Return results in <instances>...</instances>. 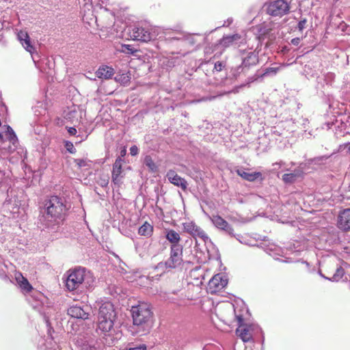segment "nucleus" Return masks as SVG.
Masks as SVG:
<instances>
[{
  "label": "nucleus",
  "instance_id": "f257e3e1",
  "mask_svg": "<svg viewBox=\"0 0 350 350\" xmlns=\"http://www.w3.org/2000/svg\"><path fill=\"white\" fill-rule=\"evenodd\" d=\"M68 209L64 198L52 196L44 202L40 222L46 228L57 230L64 221Z\"/></svg>",
  "mask_w": 350,
  "mask_h": 350
},
{
  "label": "nucleus",
  "instance_id": "f03ea898",
  "mask_svg": "<svg viewBox=\"0 0 350 350\" xmlns=\"http://www.w3.org/2000/svg\"><path fill=\"white\" fill-rule=\"evenodd\" d=\"M133 324L142 328V334L148 332L152 326V313L147 303H141L131 309Z\"/></svg>",
  "mask_w": 350,
  "mask_h": 350
},
{
  "label": "nucleus",
  "instance_id": "7ed1b4c3",
  "mask_svg": "<svg viewBox=\"0 0 350 350\" xmlns=\"http://www.w3.org/2000/svg\"><path fill=\"white\" fill-rule=\"evenodd\" d=\"M98 329L103 334L104 342L108 346L114 345L122 336L120 327L114 325L115 318L98 317Z\"/></svg>",
  "mask_w": 350,
  "mask_h": 350
},
{
  "label": "nucleus",
  "instance_id": "20e7f679",
  "mask_svg": "<svg viewBox=\"0 0 350 350\" xmlns=\"http://www.w3.org/2000/svg\"><path fill=\"white\" fill-rule=\"evenodd\" d=\"M88 275L89 273H86L84 268L75 269L67 276L66 280V288L71 291L77 289L81 285H84L85 287L90 286Z\"/></svg>",
  "mask_w": 350,
  "mask_h": 350
},
{
  "label": "nucleus",
  "instance_id": "39448f33",
  "mask_svg": "<svg viewBox=\"0 0 350 350\" xmlns=\"http://www.w3.org/2000/svg\"><path fill=\"white\" fill-rule=\"evenodd\" d=\"M241 59V64L232 70V74L234 78L239 77L241 74L245 75L251 67L258 62V54L255 51L245 52Z\"/></svg>",
  "mask_w": 350,
  "mask_h": 350
},
{
  "label": "nucleus",
  "instance_id": "423d86ee",
  "mask_svg": "<svg viewBox=\"0 0 350 350\" xmlns=\"http://www.w3.org/2000/svg\"><path fill=\"white\" fill-rule=\"evenodd\" d=\"M130 38L133 40L147 42L157 37L156 29L150 27L135 25L129 29Z\"/></svg>",
  "mask_w": 350,
  "mask_h": 350
},
{
  "label": "nucleus",
  "instance_id": "0eeeda50",
  "mask_svg": "<svg viewBox=\"0 0 350 350\" xmlns=\"http://www.w3.org/2000/svg\"><path fill=\"white\" fill-rule=\"evenodd\" d=\"M234 313L239 324L236 330L237 334L244 342L252 340L254 334L260 330L259 327L254 324H243V318L241 314H237L236 309Z\"/></svg>",
  "mask_w": 350,
  "mask_h": 350
},
{
  "label": "nucleus",
  "instance_id": "6e6552de",
  "mask_svg": "<svg viewBox=\"0 0 350 350\" xmlns=\"http://www.w3.org/2000/svg\"><path fill=\"white\" fill-rule=\"evenodd\" d=\"M290 7L285 0H275L270 2L267 7V12L273 16H282L288 13Z\"/></svg>",
  "mask_w": 350,
  "mask_h": 350
},
{
  "label": "nucleus",
  "instance_id": "1a4fd4ad",
  "mask_svg": "<svg viewBox=\"0 0 350 350\" xmlns=\"http://www.w3.org/2000/svg\"><path fill=\"white\" fill-rule=\"evenodd\" d=\"M183 230L185 232L191 235L195 239H200L204 243L210 241V239L205 232L193 221H189L183 224Z\"/></svg>",
  "mask_w": 350,
  "mask_h": 350
},
{
  "label": "nucleus",
  "instance_id": "9d476101",
  "mask_svg": "<svg viewBox=\"0 0 350 350\" xmlns=\"http://www.w3.org/2000/svg\"><path fill=\"white\" fill-rule=\"evenodd\" d=\"M5 131H4L6 140L3 142L5 146L2 147V149L6 153L13 152L17 148L18 144V137L11 126L9 125H5Z\"/></svg>",
  "mask_w": 350,
  "mask_h": 350
},
{
  "label": "nucleus",
  "instance_id": "9b49d317",
  "mask_svg": "<svg viewBox=\"0 0 350 350\" xmlns=\"http://www.w3.org/2000/svg\"><path fill=\"white\" fill-rule=\"evenodd\" d=\"M168 267L172 269L180 267L183 265V246L171 245L170 257L166 260Z\"/></svg>",
  "mask_w": 350,
  "mask_h": 350
},
{
  "label": "nucleus",
  "instance_id": "f8f14e48",
  "mask_svg": "<svg viewBox=\"0 0 350 350\" xmlns=\"http://www.w3.org/2000/svg\"><path fill=\"white\" fill-rule=\"evenodd\" d=\"M228 284V280L221 274H216L208 282V290L215 294L223 289Z\"/></svg>",
  "mask_w": 350,
  "mask_h": 350
},
{
  "label": "nucleus",
  "instance_id": "ddd939ff",
  "mask_svg": "<svg viewBox=\"0 0 350 350\" xmlns=\"http://www.w3.org/2000/svg\"><path fill=\"white\" fill-rule=\"evenodd\" d=\"M338 228L344 231L350 230V208L340 211L337 220Z\"/></svg>",
  "mask_w": 350,
  "mask_h": 350
},
{
  "label": "nucleus",
  "instance_id": "4468645a",
  "mask_svg": "<svg viewBox=\"0 0 350 350\" xmlns=\"http://www.w3.org/2000/svg\"><path fill=\"white\" fill-rule=\"evenodd\" d=\"M17 38L23 46V48L27 51L29 52L32 55L33 53L35 52V48L31 44L27 31L25 30H20L17 33Z\"/></svg>",
  "mask_w": 350,
  "mask_h": 350
},
{
  "label": "nucleus",
  "instance_id": "2eb2a0df",
  "mask_svg": "<svg viewBox=\"0 0 350 350\" xmlns=\"http://www.w3.org/2000/svg\"><path fill=\"white\" fill-rule=\"evenodd\" d=\"M166 177L170 183L180 187L183 191L187 189L188 185L187 180L178 176L175 171L169 170L166 174Z\"/></svg>",
  "mask_w": 350,
  "mask_h": 350
},
{
  "label": "nucleus",
  "instance_id": "dca6fc26",
  "mask_svg": "<svg viewBox=\"0 0 350 350\" xmlns=\"http://www.w3.org/2000/svg\"><path fill=\"white\" fill-rule=\"evenodd\" d=\"M212 222L217 228L224 230L230 236H234L233 229L231 226L219 215H213L211 218Z\"/></svg>",
  "mask_w": 350,
  "mask_h": 350
},
{
  "label": "nucleus",
  "instance_id": "f3484780",
  "mask_svg": "<svg viewBox=\"0 0 350 350\" xmlns=\"http://www.w3.org/2000/svg\"><path fill=\"white\" fill-rule=\"evenodd\" d=\"M243 39L238 34L235 33L230 36H224L219 42V44L224 48L233 46L234 47L239 46V44L242 42Z\"/></svg>",
  "mask_w": 350,
  "mask_h": 350
},
{
  "label": "nucleus",
  "instance_id": "a211bd4d",
  "mask_svg": "<svg viewBox=\"0 0 350 350\" xmlns=\"http://www.w3.org/2000/svg\"><path fill=\"white\" fill-rule=\"evenodd\" d=\"M98 317L116 318L113 305L110 301H105L100 306Z\"/></svg>",
  "mask_w": 350,
  "mask_h": 350
},
{
  "label": "nucleus",
  "instance_id": "6ab92c4d",
  "mask_svg": "<svg viewBox=\"0 0 350 350\" xmlns=\"http://www.w3.org/2000/svg\"><path fill=\"white\" fill-rule=\"evenodd\" d=\"M181 37H172V40H182L189 46H195L200 43L202 40L200 34L182 33Z\"/></svg>",
  "mask_w": 350,
  "mask_h": 350
},
{
  "label": "nucleus",
  "instance_id": "aec40b11",
  "mask_svg": "<svg viewBox=\"0 0 350 350\" xmlns=\"http://www.w3.org/2000/svg\"><path fill=\"white\" fill-rule=\"evenodd\" d=\"M68 314L72 318L86 319L89 314L85 309L80 306H72L68 309Z\"/></svg>",
  "mask_w": 350,
  "mask_h": 350
},
{
  "label": "nucleus",
  "instance_id": "412c9836",
  "mask_svg": "<svg viewBox=\"0 0 350 350\" xmlns=\"http://www.w3.org/2000/svg\"><path fill=\"white\" fill-rule=\"evenodd\" d=\"M15 280L19 287L24 293H29L32 291L33 287L29 284L27 278H25L21 273L16 272L15 273Z\"/></svg>",
  "mask_w": 350,
  "mask_h": 350
},
{
  "label": "nucleus",
  "instance_id": "4be33fe9",
  "mask_svg": "<svg viewBox=\"0 0 350 350\" xmlns=\"http://www.w3.org/2000/svg\"><path fill=\"white\" fill-rule=\"evenodd\" d=\"M303 175V172L299 170H295L291 173L284 174L282 176V180L286 184H291L295 183L298 178H301Z\"/></svg>",
  "mask_w": 350,
  "mask_h": 350
},
{
  "label": "nucleus",
  "instance_id": "5701e85b",
  "mask_svg": "<svg viewBox=\"0 0 350 350\" xmlns=\"http://www.w3.org/2000/svg\"><path fill=\"white\" fill-rule=\"evenodd\" d=\"M113 74V69L107 66H103L100 67L98 70L96 72V75L97 77L105 79L111 78Z\"/></svg>",
  "mask_w": 350,
  "mask_h": 350
},
{
  "label": "nucleus",
  "instance_id": "b1692460",
  "mask_svg": "<svg viewBox=\"0 0 350 350\" xmlns=\"http://www.w3.org/2000/svg\"><path fill=\"white\" fill-rule=\"evenodd\" d=\"M122 173V166L120 161H116L113 165L112 181L116 185L121 183L120 174Z\"/></svg>",
  "mask_w": 350,
  "mask_h": 350
},
{
  "label": "nucleus",
  "instance_id": "393cba45",
  "mask_svg": "<svg viewBox=\"0 0 350 350\" xmlns=\"http://www.w3.org/2000/svg\"><path fill=\"white\" fill-rule=\"evenodd\" d=\"M237 173L239 176H240L243 179L252 182L258 179L261 176L260 172H247L243 170H237Z\"/></svg>",
  "mask_w": 350,
  "mask_h": 350
},
{
  "label": "nucleus",
  "instance_id": "a878e982",
  "mask_svg": "<svg viewBox=\"0 0 350 350\" xmlns=\"http://www.w3.org/2000/svg\"><path fill=\"white\" fill-rule=\"evenodd\" d=\"M49 335L50 336V338L46 339V343L40 345L39 350H59L57 343L53 340V338L51 336L49 329Z\"/></svg>",
  "mask_w": 350,
  "mask_h": 350
},
{
  "label": "nucleus",
  "instance_id": "bb28decb",
  "mask_svg": "<svg viewBox=\"0 0 350 350\" xmlns=\"http://www.w3.org/2000/svg\"><path fill=\"white\" fill-rule=\"evenodd\" d=\"M165 238L169 242H170L172 243V245H180V244H178V243L180 240V237L179 234L178 232H176L175 230H167L166 234H165Z\"/></svg>",
  "mask_w": 350,
  "mask_h": 350
},
{
  "label": "nucleus",
  "instance_id": "cd10ccee",
  "mask_svg": "<svg viewBox=\"0 0 350 350\" xmlns=\"http://www.w3.org/2000/svg\"><path fill=\"white\" fill-rule=\"evenodd\" d=\"M152 233L153 226L147 221L144 222V224L142 225L138 230V234L139 235L146 237H151Z\"/></svg>",
  "mask_w": 350,
  "mask_h": 350
},
{
  "label": "nucleus",
  "instance_id": "c85d7f7f",
  "mask_svg": "<svg viewBox=\"0 0 350 350\" xmlns=\"http://www.w3.org/2000/svg\"><path fill=\"white\" fill-rule=\"evenodd\" d=\"M74 344H75L80 350H96L94 341L85 340V342H79V338L74 339Z\"/></svg>",
  "mask_w": 350,
  "mask_h": 350
},
{
  "label": "nucleus",
  "instance_id": "c756f323",
  "mask_svg": "<svg viewBox=\"0 0 350 350\" xmlns=\"http://www.w3.org/2000/svg\"><path fill=\"white\" fill-rule=\"evenodd\" d=\"M345 275V270L339 267L336 269L334 274L332 278H325V280L332 281V282H338L342 279L343 275Z\"/></svg>",
  "mask_w": 350,
  "mask_h": 350
},
{
  "label": "nucleus",
  "instance_id": "7c9ffc66",
  "mask_svg": "<svg viewBox=\"0 0 350 350\" xmlns=\"http://www.w3.org/2000/svg\"><path fill=\"white\" fill-rule=\"evenodd\" d=\"M144 163L146 167H148L150 172H154L157 171V166L150 156L147 155L145 157Z\"/></svg>",
  "mask_w": 350,
  "mask_h": 350
},
{
  "label": "nucleus",
  "instance_id": "2f4dec72",
  "mask_svg": "<svg viewBox=\"0 0 350 350\" xmlns=\"http://www.w3.org/2000/svg\"><path fill=\"white\" fill-rule=\"evenodd\" d=\"M77 111L75 108L74 109H68V110L64 111V117L65 119L68 121L73 122L74 120L77 118Z\"/></svg>",
  "mask_w": 350,
  "mask_h": 350
},
{
  "label": "nucleus",
  "instance_id": "473e14b6",
  "mask_svg": "<svg viewBox=\"0 0 350 350\" xmlns=\"http://www.w3.org/2000/svg\"><path fill=\"white\" fill-rule=\"evenodd\" d=\"M260 78H262L261 77V73H259V72H256L255 75H254L253 76H251L250 77H248L246 80V83H244V84H242L240 88H242V87H244L246 85H250L251 83H253L257 80H258V79ZM239 88V87H237L235 88V89L233 90L234 92H238V89Z\"/></svg>",
  "mask_w": 350,
  "mask_h": 350
},
{
  "label": "nucleus",
  "instance_id": "72a5a7b5",
  "mask_svg": "<svg viewBox=\"0 0 350 350\" xmlns=\"http://www.w3.org/2000/svg\"><path fill=\"white\" fill-rule=\"evenodd\" d=\"M280 67H268L265 68L262 73H261V77L263 78L266 76H274L279 71Z\"/></svg>",
  "mask_w": 350,
  "mask_h": 350
},
{
  "label": "nucleus",
  "instance_id": "f704fd0d",
  "mask_svg": "<svg viewBox=\"0 0 350 350\" xmlns=\"http://www.w3.org/2000/svg\"><path fill=\"white\" fill-rule=\"evenodd\" d=\"M274 25H275L271 23H265L260 28V32L261 33L262 35H268L275 28Z\"/></svg>",
  "mask_w": 350,
  "mask_h": 350
},
{
  "label": "nucleus",
  "instance_id": "c9c22d12",
  "mask_svg": "<svg viewBox=\"0 0 350 350\" xmlns=\"http://www.w3.org/2000/svg\"><path fill=\"white\" fill-rule=\"evenodd\" d=\"M154 269L160 271L161 273H165L172 269L170 267H168L167 262L166 260L165 262H159L154 267Z\"/></svg>",
  "mask_w": 350,
  "mask_h": 350
},
{
  "label": "nucleus",
  "instance_id": "e433bc0d",
  "mask_svg": "<svg viewBox=\"0 0 350 350\" xmlns=\"http://www.w3.org/2000/svg\"><path fill=\"white\" fill-rule=\"evenodd\" d=\"M46 111V109L44 107V103H38V105L34 108V113L36 116L42 115Z\"/></svg>",
  "mask_w": 350,
  "mask_h": 350
},
{
  "label": "nucleus",
  "instance_id": "4c0bfd02",
  "mask_svg": "<svg viewBox=\"0 0 350 350\" xmlns=\"http://www.w3.org/2000/svg\"><path fill=\"white\" fill-rule=\"evenodd\" d=\"M75 163L79 167H90V161L87 159H75Z\"/></svg>",
  "mask_w": 350,
  "mask_h": 350
},
{
  "label": "nucleus",
  "instance_id": "58836bf2",
  "mask_svg": "<svg viewBox=\"0 0 350 350\" xmlns=\"http://www.w3.org/2000/svg\"><path fill=\"white\" fill-rule=\"evenodd\" d=\"M120 51L123 53H127L129 54H133L135 51L132 46L129 44H122Z\"/></svg>",
  "mask_w": 350,
  "mask_h": 350
},
{
  "label": "nucleus",
  "instance_id": "ea45409f",
  "mask_svg": "<svg viewBox=\"0 0 350 350\" xmlns=\"http://www.w3.org/2000/svg\"><path fill=\"white\" fill-rule=\"evenodd\" d=\"M2 258L0 256V278L2 279L7 280L8 278L5 273V269L6 268V266L1 263Z\"/></svg>",
  "mask_w": 350,
  "mask_h": 350
},
{
  "label": "nucleus",
  "instance_id": "a19ab883",
  "mask_svg": "<svg viewBox=\"0 0 350 350\" xmlns=\"http://www.w3.org/2000/svg\"><path fill=\"white\" fill-rule=\"evenodd\" d=\"M42 297V295L40 293H38V292H34L33 295H31V298L36 297V304H31L33 308H36L37 306H38L40 305V304L41 303L40 298Z\"/></svg>",
  "mask_w": 350,
  "mask_h": 350
},
{
  "label": "nucleus",
  "instance_id": "79ce46f5",
  "mask_svg": "<svg viewBox=\"0 0 350 350\" xmlns=\"http://www.w3.org/2000/svg\"><path fill=\"white\" fill-rule=\"evenodd\" d=\"M233 237H235L237 241H239L241 243L251 245L250 243L248 241V239L246 237H245L241 234H234V236H233Z\"/></svg>",
  "mask_w": 350,
  "mask_h": 350
},
{
  "label": "nucleus",
  "instance_id": "37998d69",
  "mask_svg": "<svg viewBox=\"0 0 350 350\" xmlns=\"http://www.w3.org/2000/svg\"><path fill=\"white\" fill-rule=\"evenodd\" d=\"M225 67V63L223 62H217L214 65V70L217 72H220Z\"/></svg>",
  "mask_w": 350,
  "mask_h": 350
},
{
  "label": "nucleus",
  "instance_id": "c03bdc74",
  "mask_svg": "<svg viewBox=\"0 0 350 350\" xmlns=\"http://www.w3.org/2000/svg\"><path fill=\"white\" fill-rule=\"evenodd\" d=\"M339 150L340 151L346 150V152L347 153L350 154V142L345 143V144L340 145Z\"/></svg>",
  "mask_w": 350,
  "mask_h": 350
},
{
  "label": "nucleus",
  "instance_id": "a18cd8bd",
  "mask_svg": "<svg viewBox=\"0 0 350 350\" xmlns=\"http://www.w3.org/2000/svg\"><path fill=\"white\" fill-rule=\"evenodd\" d=\"M75 338H79L80 343L82 341L83 342H85V340H86V339L84 338V336L81 335V334H72V336H70V339H71V340L72 341L73 343H74V339Z\"/></svg>",
  "mask_w": 350,
  "mask_h": 350
},
{
  "label": "nucleus",
  "instance_id": "49530a36",
  "mask_svg": "<svg viewBox=\"0 0 350 350\" xmlns=\"http://www.w3.org/2000/svg\"><path fill=\"white\" fill-rule=\"evenodd\" d=\"M306 19H303V20H301L299 23H298V25H297V27L299 29V31H302L303 29H305L306 27Z\"/></svg>",
  "mask_w": 350,
  "mask_h": 350
},
{
  "label": "nucleus",
  "instance_id": "de8ad7c7",
  "mask_svg": "<svg viewBox=\"0 0 350 350\" xmlns=\"http://www.w3.org/2000/svg\"><path fill=\"white\" fill-rule=\"evenodd\" d=\"M139 152V149L137 148V146L134 145V146H132L131 148H130V154L132 155V156H135L138 154Z\"/></svg>",
  "mask_w": 350,
  "mask_h": 350
},
{
  "label": "nucleus",
  "instance_id": "09e8293b",
  "mask_svg": "<svg viewBox=\"0 0 350 350\" xmlns=\"http://www.w3.org/2000/svg\"><path fill=\"white\" fill-rule=\"evenodd\" d=\"M334 74L332 72H328L325 76V81H332L334 79Z\"/></svg>",
  "mask_w": 350,
  "mask_h": 350
},
{
  "label": "nucleus",
  "instance_id": "8fccbe9b",
  "mask_svg": "<svg viewBox=\"0 0 350 350\" xmlns=\"http://www.w3.org/2000/svg\"><path fill=\"white\" fill-rule=\"evenodd\" d=\"M128 350H146V346L145 345H140L135 347H131Z\"/></svg>",
  "mask_w": 350,
  "mask_h": 350
},
{
  "label": "nucleus",
  "instance_id": "3c124183",
  "mask_svg": "<svg viewBox=\"0 0 350 350\" xmlns=\"http://www.w3.org/2000/svg\"><path fill=\"white\" fill-rule=\"evenodd\" d=\"M67 131L70 135H75L77 133L75 127H68Z\"/></svg>",
  "mask_w": 350,
  "mask_h": 350
},
{
  "label": "nucleus",
  "instance_id": "603ef678",
  "mask_svg": "<svg viewBox=\"0 0 350 350\" xmlns=\"http://www.w3.org/2000/svg\"><path fill=\"white\" fill-rule=\"evenodd\" d=\"M65 146L67 149L68 151H69L70 152L72 153L73 151H72V149H73V145L71 142H67L65 144Z\"/></svg>",
  "mask_w": 350,
  "mask_h": 350
},
{
  "label": "nucleus",
  "instance_id": "864d4df0",
  "mask_svg": "<svg viewBox=\"0 0 350 350\" xmlns=\"http://www.w3.org/2000/svg\"><path fill=\"white\" fill-rule=\"evenodd\" d=\"M283 165H284V163L283 161L277 162L273 164L274 166V170H276L277 167L280 168Z\"/></svg>",
  "mask_w": 350,
  "mask_h": 350
},
{
  "label": "nucleus",
  "instance_id": "5fc2aeb1",
  "mask_svg": "<svg viewBox=\"0 0 350 350\" xmlns=\"http://www.w3.org/2000/svg\"><path fill=\"white\" fill-rule=\"evenodd\" d=\"M291 43L294 45H298L299 43V38H293L291 40Z\"/></svg>",
  "mask_w": 350,
  "mask_h": 350
},
{
  "label": "nucleus",
  "instance_id": "6e6d98bb",
  "mask_svg": "<svg viewBox=\"0 0 350 350\" xmlns=\"http://www.w3.org/2000/svg\"><path fill=\"white\" fill-rule=\"evenodd\" d=\"M302 263L306 265V268L308 269V270H309L310 264L306 261H303Z\"/></svg>",
  "mask_w": 350,
  "mask_h": 350
},
{
  "label": "nucleus",
  "instance_id": "4d7b16f0",
  "mask_svg": "<svg viewBox=\"0 0 350 350\" xmlns=\"http://www.w3.org/2000/svg\"><path fill=\"white\" fill-rule=\"evenodd\" d=\"M319 275H320L322 278H325H325H327V277H326V276H325L323 274H322L321 272H319Z\"/></svg>",
  "mask_w": 350,
  "mask_h": 350
},
{
  "label": "nucleus",
  "instance_id": "13d9d810",
  "mask_svg": "<svg viewBox=\"0 0 350 350\" xmlns=\"http://www.w3.org/2000/svg\"><path fill=\"white\" fill-rule=\"evenodd\" d=\"M319 275H320L322 278H325H325H327V277H326V276H325L323 274H322L321 272H319Z\"/></svg>",
  "mask_w": 350,
  "mask_h": 350
},
{
  "label": "nucleus",
  "instance_id": "bf43d9fd",
  "mask_svg": "<svg viewBox=\"0 0 350 350\" xmlns=\"http://www.w3.org/2000/svg\"><path fill=\"white\" fill-rule=\"evenodd\" d=\"M107 183H108V182H107H107H106V181H104V184H101V185H102V186H105V185H107Z\"/></svg>",
  "mask_w": 350,
  "mask_h": 350
},
{
  "label": "nucleus",
  "instance_id": "052dcab7",
  "mask_svg": "<svg viewBox=\"0 0 350 350\" xmlns=\"http://www.w3.org/2000/svg\"><path fill=\"white\" fill-rule=\"evenodd\" d=\"M101 3H105L107 0H99Z\"/></svg>",
  "mask_w": 350,
  "mask_h": 350
},
{
  "label": "nucleus",
  "instance_id": "680f3d73",
  "mask_svg": "<svg viewBox=\"0 0 350 350\" xmlns=\"http://www.w3.org/2000/svg\"><path fill=\"white\" fill-rule=\"evenodd\" d=\"M3 137L2 135L0 133V138L1 139Z\"/></svg>",
  "mask_w": 350,
  "mask_h": 350
}]
</instances>
